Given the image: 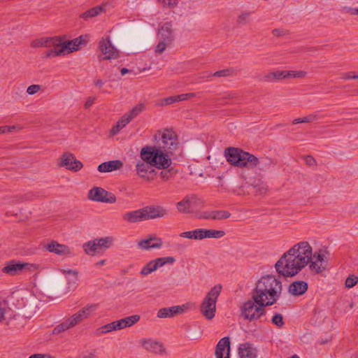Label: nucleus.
<instances>
[{
  "mask_svg": "<svg viewBox=\"0 0 358 358\" xmlns=\"http://www.w3.org/2000/svg\"><path fill=\"white\" fill-rule=\"evenodd\" d=\"M311 254V245L307 241L294 244L275 264L280 275L285 278L296 276L308 266Z\"/></svg>",
  "mask_w": 358,
  "mask_h": 358,
  "instance_id": "obj_1",
  "label": "nucleus"
},
{
  "mask_svg": "<svg viewBox=\"0 0 358 358\" xmlns=\"http://www.w3.org/2000/svg\"><path fill=\"white\" fill-rule=\"evenodd\" d=\"M282 290V283L279 276L266 274L257 280L252 294L255 295L257 302L270 306L280 299Z\"/></svg>",
  "mask_w": 358,
  "mask_h": 358,
  "instance_id": "obj_2",
  "label": "nucleus"
},
{
  "mask_svg": "<svg viewBox=\"0 0 358 358\" xmlns=\"http://www.w3.org/2000/svg\"><path fill=\"white\" fill-rule=\"evenodd\" d=\"M155 138H158L157 145L145 146L153 153H157V157L160 156L161 160L169 166L171 164V156L178 146L177 135L171 129H164L159 131Z\"/></svg>",
  "mask_w": 358,
  "mask_h": 358,
  "instance_id": "obj_3",
  "label": "nucleus"
},
{
  "mask_svg": "<svg viewBox=\"0 0 358 358\" xmlns=\"http://www.w3.org/2000/svg\"><path fill=\"white\" fill-rule=\"evenodd\" d=\"M143 147L140 152L141 160H138L136 164V171L138 177L145 181L152 180L156 175L154 167L159 169H166L169 166L161 160V157L157 153H153Z\"/></svg>",
  "mask_w": 358,
  "mask_h": 358,
  "instance_id": "obj_4",
  "label": "nucleus"
},
{
  "mask_svg": "<svg viewBox=\"0 0 358 358\" xmlns=\"http://www.w3.org/2000/svg\"><path fill=\"white\" fill-rule=\"evenodd\" d=\"M222 290V285L220 284L213 287L206 294L201 302L199 310L202 316L211 320L215 316L216 303Z\"/></svg>",
  "mask_w": 358,
  "mask_h": 358,
  "instance_id": "obj_5",
  "label": "nucleus"
},
{
  "mask_svg": "<svg viewBox=\"0 0 358 358\" xmlns=\"http://www.w3.org/2000/svg\"><path fill=\"white\" fill-rule=\"evenodd\" d=\"M96 308L97 305L96 304H90L85 306L76 313L66 318L62 323L58 324L54 329L53 332L55 334H58L73 328L82 321L90 317L96 311Z\"/></svg>",
  "mask_w": 358,
  "mask_h": 358,
  "instance_id": "obj_6",
  "label": "nucleus"
},
{
  "mask_svg": "<svg viewBox=\"0 0 358 358\" xmlns=\"http://www.w3.org/2000/svg\"><path fill=\"white\" fill-rule=\"evenodd\" d=\"M266 306H269L259 301L257 302L255 295L252 294V298L241 306V316L250 322L257 320L265 314Z\"/></svg>",
  "mask_w": 358,
  "mask_h": 358,
  "instance_id": "obj_7",
  "label": "nucleus"
},
{
  "mask_svg": "<svg viewBox=\"0 0 358 358\" xmlns=\"http://www.w3.org/2000/svg\"><path fill=\"white\" fill-rule=\"evenodd\" d=\"M225 232L222 230L212 229H196L192 231H183L179 237L194 241H201L204 238H220L224 236Z\"/></svg>",
  "mask_w": 358,
  "mask_h": 358,
  "instance_id": "obj_8",
  "label": "nucleus"
},
{
  "mask_svg": "<svg viewBox=\"0 0 358 358\" xmlns=\"http://www.w3.org/2000/svg\"><path fill=\"white\" fill-rule=\"evenodd\" d=\"M38 266L34 264L10 261L2 268V272L10 276H15L31 273L38 269Z\"/></svg>",
  "mask_w": 358,
  "mask_h": 358,
  "instance_id": "obj_9",
  "label": "nucleus"
},
{
  "mask_svg": "<svg viewBox=\"0 0 358 358\" xmlns=\"http://www.w3.org/2000/svg\"><path fill=\"white\" fill-rule=\"evenodd\" d=\"M327 252L320 250L313 252L311 248V254L308 259V266L312 273L315 274L322 273L327 268Z\"/></svg>",
  "mask_w": 358,
  "mask_h": 358,
  "instance_id": "obj_10",
  "label": "nucleus"
},
{
  "mask_svg": "<svg viewBox=\"0 0 358 358\" xmlns=\"http://www.w3.org/2000/svg\"><path fill=\"white\" fill-rule=\"evenodd\" d=\"M249 152H244L236 148H228L224 150V157L227 161L234 166L246 168Z\"/></svg>",
  "mask_w": 358,
  "mask_h": 358,
  "instance_id": "obj_11",
  "label": "nucleus"
},
{
  "mask_svg": "<svg viewBox=\"0 0 358 358\" xmlns=\"http://www.w3.org/2000/svg\"><path fill=\"white\" fill-rule=\"evenodd\" d=\"M111 243L110 237L95 238L83 243V248L87 255L94 256L109 248Z\"/></svg>",
  "mask_w": 358,
  "mask_h": 358,
  "instance_id": "obj_12",
  "label": "nucleus"
},
{
  "mask_svg": "<svg viewBox=\"0 0 358 358\" xmlns=\"http://www.w3.org/2000/svg\"><path fill=\"white\" fill-rule=\"evenodd\" d=\"M90 38V34H85L71 40L64 39L66 55L80 50L87 45Z\"/></svg>",
  "mask_w": 358,
  "mask_h": 358,
  "instance_id": "obj_13",
  "label": "nucleus"
},
{
  "mask_svg": "<svg viewBox=\"0 0 358 358\" xmlns=\"http://www.w3.org/2000/svg\"><path fill=\"white\" fill-rule=\"evenodd\" d=\"M49 50L45 53L48 58L66 55L64 38L59 36L51 37Z\"/></svg>",
  "mask_w": 358,
  "mask_h": 358,
  "instance_id": "obj_14",
  "label": "nucleus"
},
{
  "mask_svg": "<svg viewBox=\"0 0 358 358\" xmlns=\"http://www.w3.org/2000/svg\"><path fill=\"white\" fill-rule=\"evenodd\" d=\"M59 165L72 172H77L83 167V163L70 152H65L61 156Z\"/></svg>",
  "mask_w": 358,
  "mask_h": 358,
  "instance_id": "obj_15",
  "label": "nucleus"
},
{
  "mask_svg": "<svg viewBox=\"0 0 358 358\" xmlns=\"http://www.w3.org/2000/svg\"><path fill=\"white\" fill-rule=\"evenodd\" d=\"M98 50V57L100 60H110L112 59V42L109 32L99 39Z\"/></svg>",
  "mask_w": 358,
  "mask_h": 358,
  "instance_id": "obj_16",
  "label": "nucleus"
},
{
  "mask_svg": "<svg viewBox=\"0 0 358 358\" xmlns=\"http://www.w3.org/2000/svg\"><path fill=\"white\" fill-rule=\"evenodd\" d=\"M89 200L99 203H110L112 196L110 192L100 187H93L87 193Z\"/></svg>",
  "mask_w": 358,
  "mask_h": 358,
  "instance_id": "obj_17",
  "label": "nucleus"
},
{
  "mask_svg": "<svg viewBox=\"0 0 358 358\" xmlns=\"http://www.w3.org/2000/svg\"><path fill=\"white\" fill-rule=\"evenodd\" d=\"M199 201V199L196 195H187L176 203V208L180 213H189L192 211V208L198 205Z\"/></svg>",
  "mask_w": 358,
  "mask_h": 358,
  "instance_id": "obj_18",
  "label": "nucleus"
},
{
  "mask_svg": "<svg viewBox=\"0 0 358 358\" xmlns=\"http://www.w3.org/2000/svg\"><path fill=\"white\" fill-rule=\"evenodd\" d=\"M140 343L142 347L149 352L159 355H165L166 354L164 344L158 341L144 338L140 341Z\"/></svg>",
  "mask_w": 358,
  "mask_h": 358,
  "instance_id": "obj_19",
  "label": "nucleus"
},
{
  "mask_svg": "<svg viewBox=\"0 0 358 358\" xmlns=\"http://www.w3.org/2000/svg\"><path fill=\"white\" fill-rule=\"evenodd\" d=\"M146 220L164 218L169 215V210L160 205H150L144 207Z\"/></svg>",
  "mask_w": 358,
  "mask_h": 358,
  "instance_id": "obj_20",
  "label": "nucleus"
},
{
  "mask_svg": "<svg viewBox=\"0 0 358 358\" xmlns=\"http://www.w3.org/2000/svg\"><path fill=\"white\" fill-rule=\"evenodd\" d=\"M46 249L57 255L69 257L74 256L73 249L66 245L60 244L57 241H51L46 245Z\"/></svg>",
  "mask_w": 358,
  "mask_h": 358,
  "instance_id": "obj_21",
  "label": "nucleus"
},
{
  "mask_svg": "<svg viewBox=\"0 0 358 358\" xmlns=\"http://www.w3.org/2000/svg\"><path fill=\"white\" fill-rule=\"evenodd\" d=\"M162 240L155 235H149L145 238L137 242V248L142 250L159 249L162 248Z\"/></svg>",
  "mask_w": 358,
  "mask_h": 358,
  "instance_id": "obj_22",
  "label": "nucleus"
},
{
  "mask_svg": "<svg viewBox=\"0 0 358 358\" xmlns=\"http://www.w3.org/2000/svg\"><path fill=\"white\" fill-rule=\"evenodd\" d=\"M246 168L255 169L256 171H264L268 169L271 165V161L268 159L257 158L255 155L250 154L248 156Z\"/></svg>",
  "mask_w": 358,
  "mask_h": 358,
  "instance_id": "obj_23",
  "label": "nucleus"
},
{
  "mask_svg": "<svg viewBox=\"0 0 358 358\" xmlns=\"http://www.w3.org/2000/svg\"><path fill=\"white\" fill-rule=\"evenodd\" d=\"M230 338L229 336L221 338L215 350V356L216 358H230Z\"/></svg>",
  "mask_w": 358,
  "mask_h": 358,
  "instance_id": "obj_24",
  "label": "nucleus"
},
{
  "mask_svg": "<svg viewBox=\"0 0 358 358\" xmlns=\"http://www.w3.org/2000/svg\"><path fill=\"white\" fill-rule=\"evenodd\" d=\"M257 348L250 343H241L238 346V355L239 358H257Z\"/></svg>",
  "mask_w": 358,
  "mask_h": 358,
  "instance_id": "obj_25",
  "label": "nucleus"
},
{
  "mask_svg": "<svg viewBox=\"0 0 358 358\" xmlns=\"http://www.w3.org/2000/svg\"><path fill=\"white\" fill-rule=\"evenodd\" d=\"M140 320V315H133L113 322V331L132 327Z\"/></svg>",
  "mask_w": 358,
  "mask_h": 358,
  "instance_id": "obj_26",
  "label": "nucleus"
},
{
  "mask_svg": "<svg viewBox=\"0 0 358 358\" xmlns=\"http://www.w3.org/2000/svg\"><path fill=\"white\" fill-rule=\"evenodd\" d=\"M308 283L303 280H297L292 282L288 287V292L294 296L303 295L308 290Z\"/></svg>",
  "mask_w": 358,
  "mask_h": 358,
  "instance_id": "obj_27",
  "label": "nucleus"
},
{
  "mask_svg": "<svg viewBox=\"0 0 358 358\" xmlns=\"http://www.w3.org/2000/svg\"><path fill=\"white\" fill-rule=\"evenodd\" d=\"M12 297L16 301V306L21 308L28 303L29 299L31 297V294L28 289H21L13 292Z\"/></svg>",
  "mask_w": 358,
  "mask_h": 358,
  "instance_id": "obj_28",
  "label": "nucleus"
},
{
  "mask_svg": "<svg viewBox=\"0 0 358 358\" xmlns=\"http://www.w3.org/2000/svg\"><path fill=\"white\" fill-rule=\"evenodd\" d=\"M122 218L131 223L147 220L144 208L126 213L123 215Z\"/></svg>",
  "mask_w": 358,
  "mask_h": 358,
  "instance_id": "obj_29",
  "label": "nucleus"
},
{
  "mask_svg": "<svg viewBox=\"0 0 358 358\" xmlns=\"http://www.w3.org/2000/svg\"><path fill=\"white\" fill-rule=\"evenodd\" d=\"M107 3H102L101 5L94 6L90 8L85 12L80 15V18L84 20H88L91 18L99 15L101 13L106 12Z\"/></svg>",
  "mask_w": 358,
  "mask_h": 358,
  "instance_id": "obj_30",
  "label": "nucleus"
},
{
  "mask_svg": "<svg viewBox=\"0 0 358 358\" xmlns=\"http://www.w3.org/2000/svg\"><path fill=\"white\" fill-rule=\"evenodd\" d=\"M159 40L165 41L166 43H171L173 41V29L172 24L166 22L163 24L158 31Z\"/></svg>",
  "mask_w": 358,
  "mask_h": 358,
  "instance_id": "obj_31",
  "label": "nucleus"
},
{
  "mask_svg": "<svg viewBox=\"0 0 358 358\" xmlns=\"http://www.w3.org/2000/svg\"><path fill=\"white\" fill-rule=\"evenodd\" d=\"M287 71H276L268 72L264 76L263 81L273 83L287 78Z\"/></svg>",
  "mask_w": 358,
  "mask_h": 358,
  "instance_id": "obj_32",
  "label": "nucleus"
},
{
  "mask_svg": "<svg viewBox=\"0 0 358 358\" xmlns=\"http://www.w3.org/2000/svg\"><path fill=\"white\" fill-rule=\"evenodd\" d=\"M64 273L66 274L69 290H74L78 285V273L72 270L64 271Z\"/></svg>",
  "mask_w": 358,
  "mask_h": 358,
  "instance_id": "obj_33",
  "label": "nucleus"
},
{
  "mask_svg": "<svg viewBox=\"0 0 358 358\" xmlns=\"http://www.w3.org/2000/svg\"><path fill=\"white\" fill-rule=\"evenodd\" d=\"M132 120L127 113L124 114L116 124L113 126V136L118 134L123 128H124Z\"/></svg>",
  "mask_w": 358,
  "mask_h": 358,
  "instance_id": "obj_34",
  "label": "nucleus"
},
{
  "mask_svg": "<svg viewBox=\"0 0 358 358\" xmlns=\"http://www.w3.org/2000/svg\"><path fill=\"white\" fill-rule=\"evenodd\" d=\"M157 269L166 264H173L176 262V258L171 256L162 257L153 259Z\"/></svg>",
  "mask_w": 358,
  "mask_h": 358,
  "instance_id": "obj_35",
  "label": "nucleus"
},
{
  "mask_svg": "<svg viewBox=\"0 0 358 358\" xmlns=\"http://www.w3.org/2000/svg\"><path fill=\"white\" fill-rule=\"evenodd\" d=\"M51 37H42L31 41V46L34 48H47L50 46Z\"/></svg>",
  "mask_w": 358,
  "mask_h": 358,
  "instance_id": "obj_36",
  "label": "nucleus"
},
{
  "mask_svg": "<svg viewBox=\"0 0 358 358\" xmlns=\"http://www.w3.org/2000/svg\"><path fill=\"white\" fill-rule=\"evenodd\" d=\"M189 308V304L185 303L181 306H174L168 308V311L170 313L171 317L177 314H181L187 311Z\"/></svg>",
  "mask_w": 358,
  "mask_h": 358,
  "instance_id": "obj_37",
  "label": "nucleus"
},
{
  "mask_svg": "<svg viewBox=\"0 0 358 358\" xmlns=\"http://www.w3.org/2000/svg\"><path fill=\"white\" fill-rule=\"evenodd\" d=\"M157 270V268L153 261H149L142 268L140 272L141 275L145 276Z\"/></svg>",
  "mask_w": 358,
  "mask_h": 358,
  "instance_id": "obj_38",
  "label": "nucleus"
},
{
  "mask_svg": "<svg viewBox=\"0 0 358 358\" xmlns=\"http://www.w3.org/2000/svg\"><path fill=\"white\" fill-rule=\"evenodd\" d=\"M211 215L213 220H222L231 216V213L227 210H212Z\"/></svg>",
  "mask_w": 358,
  "mask_h": 358,
  "instance_id": "obj_39",
  "label": "nucleus"
},
{
  "mask_svg": "<svg viewBox=\"0 0 358 358\" xmlns=\"http://www.w3.org/2000/svg\"><path fill=\"white\" fill-rule=\"evenodd\" d=\"M9 312L10 308L8 305L4 302L0 301V324L6 320Z\"/></svg>",
  "mask_w": 358,
  "mask_h": 358,
  "instance_id": "obj_40",
  "label": "nucleus"
},
{
  "mask_svg": "<svg viewBox=\"0 0 358 358\" xmlns=\"http://www.w3.org/2000/svg\"><path fill=\"white\" fill-rule=\"evenodd\" d=\"M144 110V105L143 103H138L132 109L127 113V114L131 117V119H134L138 115H139Z\"/></svg>",
  "mask_w": 358,
  "mask_h": 358,
  "instance_id": "obj_41",
  "label": "nucleus"
},
{
  "mask_svg": "<svg viewBox=\"0 0 358 358\" xmlns=\"http://www.w3.org/2000/svg\"><path fill=\"white\" fill-rule=\"evenodd\" d=\"M250 13L243 12L241 13L237 18V23L239 25H244L250 22Z\"/></svg>",
  "mask_w": 358,
  "mask_h": 358,
  "instance_id": "obj_42",
  "label": "nucleus"
},
{
  "mask_svg": "<svg viewBox=\"0 0 358 358\" xmlns=\"http://www.w3.org/2000/svg\"><path fill=\"white\" fill-rule=\"evenodd\" d=\"M343 13L348 14L351 16L358 15V8L349 6H343L341 7Z\"/></svg>",
  "mask_w": 358,
  "mask_h": 358,
  "instance_id": "obj_43",
  "label": "nucleus"
},
{
  "mask_svg": "<svg viewBox=\"0 0 358 358\" xmlns=\"http://www.w3.org/2000/svg\"><path fill=\"white\" fill-rule=\"evenodd\" d=\"M271 322L274 325H275L276 327H278L279 328L282 327L283 325L285 324V322L283 320V317L280 313H275L273 316V317L271 319Z\"/></svg>",
  "mask_w": 358,
  "mask_h": 358,
  "instance_id": "obj_44",
  "label": "nucleus"
},
{
  "mask_svg": "<svg viewBox=\"0 0 358 358\" xmlns=\"http://www.w3.org/2000/svg\"><path fill=\"white\" fill-rule=\"evenodd\" d=\"M21 129H22V127L20 125L3 126L0 127V134H5L6 132L11 133L14 131H20Z\"/></svg>",
  "mask_w": 358,
  "mask_h": 358,
  "instance_id": "obj_45",
  "label": "nucleus"
},
{
  "mask_svg": "<svg viewBox=\"0 0 358 358\" xmlns=\"http://www.w3.org/2000/svg\"><path fill=\"white\" fill-rule=\"evenodd\" d=\"M97 169L101 173L111 172L112 161H108L99 164Z\"/></svg>",
  "mask_w": 358,
  "mask_h": 358,
  "instance_id": "obj_46",
  "label": "nucleus"
},
{
  "mask_svg": "<svg viewBox=\"0 0 358 358\" xmlns=\"http://www.w3.org/2000/svg\"><path fill=\"white\" fill-rule=\"evenodd\" d=\"M176 102H178L177 96H169V97L164 98V99L159 100L157 105H159V106L170 105V104H172Z\"/></svg>",
  "mask_w": 358,
  "mask_h": 358,
  "instance_id": "obj_47",
  "label": "nucleus"
},
{
  "mask_svg": "<svg viewBox=\"0 0 358 358\" xmlns=\"http://www.w3.org/2000/svg\"><path fill=\"white\" fill-rule=\"evenodd\" d=\"M170 44L171 43H166L165 41L159 40V42L156 45L155 52L158 54L162 53Z\"/></svg>",
  "mask_w": 358,
  "mask_h": 358,
  "instance_id": "obj_48",
  "label": "nucleus"
},
{
  "mask_svg": "<svg viewBox=\"0 0 358 358\" xmlns=\"http://www.w3.org/2000/svg\"><path fill=\"white\" fill-rule=\"evenodd\" d=\"M358 282V277L357 276H349L347 278L345 282V285L347 288H352L356 285Z\"/></svg>",
  "mask_w": 358,
  "mask_h": 358,
  "instance_id": "obj_49",
  "label": "nucleus"
},
{
  "mask_svg": "<svg viewBox=\"0 0 358 358\" xmlns=\"http://www.w3.org/2000/svg\"><path fill=\"white\" fill-rule=\"evenodd\" d=\"M287 78H303L306 75V73L303 71H287Z\"/></svg>",
  "mask_w": 358,
  "mask_h": 358,
  "instance_id": "obj_50",
  "label": "nucleus"
},
{
  "mask_svg": "<svg viewBox=\"0 0 358 358\" xmlns=\"http://www.w3.org/2000/svg\"><path fill=\"white\" fill-rule=\"evenodd\" d=\"M41 90V86L39 85H31L27 89V93L29 95H34Z\"/></svg>",
  "mask_w": 358,
  "mask_h": 358,
  "instance_id": "obj_51",
  "label": "nucleus"
},
{
  "mask_svg": "<svg viewBox=\"0 0 358 358\" xmlns=\"http://www.w3.org/2000/svg\"><path fill=\"white\" fill-rule=\"evenodd\" d=\"M168 308H160L157 314V317L159 318H167L171 317L170 313L168 311Z\"/></svg>",
  "mask_w": 358,
  "mask_h": 358,
  "instance_id": "obj_52",
  "label": "nucleus"
},
{
  "mask_svg": "<svg viewBox=\"0 0 358 358\" xmlns=\"http://www.w3.org/2000/svg\"><path fill=\"white\" fill-rule=\"evenodd\" d=\"M318 118L319 117L317 114L312 113L306 117H301V120L303 123H310L317 120Z\"/></svg>",
  "mask_w": 358,
  "mask_h": 358,
  "instance_id": "obj_53",
  "label": "nucleus"
},
{
  "mask_svg": "<svg viewBox=\"0 0 358 358\" xmlns=\"http://www.w3.org/2000/svg\"><path fill=\"white\" fill-rule=\"evenodd\" d=\"M231 70H230V69H224V70L217 71L215 72L213 74L209 75V76H213L215 77H225V76H229L231 74Z\"/></svg>",
  "mask_w": 358,
  "mask_h": 358,
  "instance_id": "obj_54",
  "label": "nucleus"
},
{
  "mask_svg": "<svg viewBox=\"0 0 358 358\" xmlns=\"http://www.w3.org/2000/svg\"><path fill=\"white\" fill-rule=\"evenodd\" d=\"M196 96L194 93H187L177 95L178 101H182L189 99H192Z\"/></svg>",
  "mask_w": 358,
  "mask_h": 358,
  "instance_id": "obj_55",
  "label": "nucleus"
},
{
  "mask_svg": "<svg viewBox=\"0 0 358 358\" xmlns=\"http://www.w3.org/2000/svg\"><path fill=\"white\" fill-rule=\"evenodd\" d=\"M112 331V323L102 326L96 330L97 334H101Z\"/></svg>",
  "mask_w": 358,
  "mask_h": 358,
  "instance_id": "obj_56",
  "label": "nucleus"
},
{
  "mask_svg": "<svg viewBox=\"0 0 358 358\" xmlns=\"http://www.w3.org/2000/svg\"><path fill=\"white\" fill-rule=\"evenodd\" d=\"M212 210L211 211H203L200 212L197 214V217L199 219H204V220H212Z\"/></svg>",
  "mask_w": 358,
  "mask_h": 358,
  "instance_id": "obj_57",
  "label": "nucleus"
},
{
  "mask_svg": "<svg viewBox=\"0 0 358 358\" xmlns=\"http://www.w3.org/2000/svg\"><path fill=\"white\" fill-rule=\"evenodd\" d=\"M304 160L306 164L308 166H314L316 164L315 159L312 156H306Z\"/></svg>",
  "mask_w": 358,
  "mask_h": 358,
  "instance_id": "obj_58",
  "label": "nucleus"
},
{
  "mask_svg": "<svg viewBox=\"0 0 358 358\" xmlns=\"http://www.w3.org/2000/svg\"><path fill=\"white\" fill-rule=\"evenodd\" d=\"M95 99V97L93 96L88 97L86 100L85 107L86 108H89L90 107H91L94 104Z\"/></svg>",
  "mask_w": 358,
  "mask_h": 358,
  "instance_id": "obj_59",
  "label": "nucleus"
},
{
  "mask_svg": "<svg viewBox=\"0 0 358 358\" xmlns=\"http://www.w3.org/2000/svg\"><path fill=\"white\" fill-rule=\"evenodd\" d=\"M158 2L164 3L168 6H173L176 5L178 2V0H157Z\"/></svg>",
  "mask_w": 358,
  "mask_h": 358,
  "instance_id": "obj_60",
  "label": "nucleus"
},
{
  "mask_svg": "<svg viewBox=\"0 0 358 358\" xmlns=\"http://www.w3.org/2000/svg\"><path fill=\"white\" fill-rule=\"evenodd\" d=\"M123 166V163L120 160H113V171L120 169Z\"/></svg>",
  "mask_w": 358,
  "mask_h": 358,
  "instance_id": "obj_61",
  "label": "nucleus"
},
{
  "mask_svg": "<svg viewBox=\"0 0 358 358\" xmlns=\"http://www.w3.org/2000/svg\"><path fill=\"white\" fill-rule=\"evenodd\" d=\"M171 171L170 170H168V171H161L160 173V176L162 178L164 179H166V180H168L170 177H171Z\"/></svg>",
  "mask_w": 358,
  "mask_h": 358,
  "instance_id": "obj_62",
  "label": "nucleus"
},
{
  "mask_svg": "<svg viewBox=\"0 0 358 358\" xmlns=\"http://www.w3.org/2000/svg\"><path fill=\"white\" fill-rule=\"evenodd\" d=\"M353 76L351 75V73H344L342 75V78L344 80H350L353 79Z\"/></svg>",
  "mask_w": 358,
  "mask_h": 358,
  "instance_id": "obj_63",
  "label": "nucleus"
},
{
  "mask_svg": "<svg viewBox=\"0 0 358 358\" xmlns=\"http://www.w3.org/2000/svg\"><path fill=\"white\" fill-rule=\"evenodd\" d=\"M29 358H50L49 357L42 355V354H36L30 356Z\"/></svg>",
  "mask_w": 358,
  "mask_h": 358,
  "instance_id": "obj_64",
  "label": "nucleus"
}]
</instances>
